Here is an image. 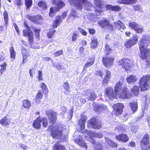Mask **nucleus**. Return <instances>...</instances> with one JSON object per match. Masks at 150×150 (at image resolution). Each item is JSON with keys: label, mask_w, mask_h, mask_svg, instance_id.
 I'll use <instances>...</instances> for the list:
<instances>
[{"label": "nucleus", "mask_w": 150, "mask_h": 150, "mask_svg": "<svg viewBox=\"0 0 150 150\" xmlns=\"http://www.w3.org/2000/svg\"><path fill=\"white\" fill-rule=\"evenodd\" d=\"M150 43V36L145 35L142 37L139 40V49L141 58L146 59L150 58V50L147 48Z\"/></svg>", "instance_id": "f257e3e1"}, {"label": "nucleus", "mask_w": 150, "mask_h": 150, "mask_svg": "<svg viewBox=\"0 0 150 150\" xmlns=\"http://www.w3.org/2000/svg\"><path fill=\"white\" fill-rule=\"evenodd\" d=\"M71 6H75L77 9L81 10L83 8L86 10H91L93 5L87 0H69Z\"/></svg>", "instance_id": "f03ea898"}, {"label": "nucleus", "mask_w": 150, "mask_h": 150, "mask_svg": "<svg viewBox=\"0 0 150 150\" xmlns=\"http://www.w3.org/2000/svg\"><path fill=\"white\" fill-rule=\"evenodd\" d=\"M51 135L53 138H59L61 142L65 141L67 137V135L63 136L62 134V130L59 129L57 125H53Z\"/></svg>", "instance_id": "7ed1b4c3"}, {"label": "nucleus", "mask_w": 150, "mask_h": 150, "mask_svg": "<svg viewBox=\"0 0 150 150\" xmlns=\"http://www.w3.org/2000/svg\"><path fill=\"white\" fill-rule=\"evenodd\" d=\"M150 83V76L146 75L140 79L139 86L141 91H144L148 90Z\"/></svg>", "instance_id": "20e7f679"}, {"label": "nucleus", "mask_w": 150, "mask_h": 150, "mask_svg": "<svg viewBox=\"0 0 150 150\" xmlns=\"http://www.w3.org/2000/svg\"><path fill=\"white\" fill-rule=\"evenodd\" d=\"M42 123V125L43 127H46L48 124L47 119L45 117L41 118L39 116L34 121L33 125L35 128L38 129L40 127V123Z\"/></svg>", "instance_id": "39448f33"}, {"label": "nucleus", "mask_w": 150, "mask_h": 150, "mask_svg": "<svg viewBox=\"0 0 150 150\" xmlns=\"http://www.w3.org/2000/svg\"><path fill=\"white\" fill-rule=\"evenodd\" d=\"M24 25L26 27L25 30H23V34L24 36H28V38L29 42L30 44L33 40V33L30 30V27L27 25L25 22L24 23Z\"/></svg>", "instance_id": "423d86ee"}, {"label": "nucleus", "mask_w": 150, "mask_h": 150, "mask_svg": "<svg viewBox=\"0 0 150 150\" xmlns=\"http://www.w3.org/2000/svg\"><path fill=\"white\" fill-rule=\"evenodd\" d=\"M119 65H120L126 71L129 70L132 66L131 60L127 58H124L119 60L118 62Z\"/></svg>", "instance_id": "0eeeda50"}, {"label": "nucleus", "mask_w": 150, "mask_h": 150, "mask_svg": "<svg viewBox=\"0 0 150 150\" xmlns=\"http://www.w3.org/2000/svg\"><path fill=\"white\" fill-rule=\"evenodd\" d=\"M115 93L114 91L113 88L111 87L107 88L105 91V96L109 99L112 100L115 98L116 96Z\"/></svg>", "instance_id": "6e6552de"}, {"label": "nucleus", "mask_w": 150, "mask_h": 150, "mask_svg": "<svg viewBox=\"0 0 150 150\" xmlns=\"http://www.w3.org/2000/svg\"><path fill=\"white\" fill-rule=\"evenodd\" d=\"M149 137L148 134L144 136L143 140L141 141V150H145L150 148V143L148 142Z\"/></svg>", "instance_id": "1a4fd4ad"}, {"label": "nucleus", "mask_w": 150, "mask_h": 150, "mask_svg": "<svg viewBox=\"0 0 150 150\" xmlns=\"http://www.w3.org/2000/svg\"><path fill=\"white\" fill-rule=\"evenodd\" d=\"M88 123L94 129H99L102 127L100 120L95 118L90 120Z\"/></svg>", "instance_id": "9d476101"}, {"label": "nucleus", "mask_w": 150, "mask_h": 150, "mask_svg": "<svg viewBox=\"0 0 150 150\" xmlns=\"http://www.w3.org/2000/svg\"><path fill=\"white\" fill-rule=\"evenodd\" d=\"M119 96L120 98L125 99H129L132 96L130 92L126 87L122 89V91L119 93Z\"/></svg>", "instance_id": "9b49d317"}, {"label": "nucleus", "mask_w": 150, "mask_h": 150, "mask_svg": "<svg viewBox=\"0 0 150 150\" xmlns=\"http://www.w3.org/2000/svg\"><path fill=\"white\" fill-rule=\"evenodd\" d=\"M124 81V79L122 76L121 77L120 81L116 83L114 87V91L116 95H119L120 93L122 91V89L125 88H122V85Z\"/></svg>", "instance_id": "f8f14e48"}, {"label": "nucleus", "mask_w": 150, "mask_h": 150, "mask_svg": "<svg viewBox=\"0 0 150 150\" xmlns=\"http://www.w3.org/2000/svg\"><path fill=\"white\" fill-rule=\"evenodd\" d=\"M138 36L137 35L133 36V37L130 39L126 41L125 43V46L127 48H129L136 44L138 41Z\"/></svg>", "instance_id": "ddd939ff"}, {"label": "nucleus", "mask_w": 150, "mask_h": 150, "mask_svg": "<svg viewBox=\"0 0 150 150\" xmlns=\"http://www.w3.org/2000/svg\"><path fill=\"white\" fill-rule=\"evenodd\" d=\"M114 111L117 115L122 114L124 108L123 104L121 103H118L114 104L112 106Z\"/></svg>", "instance_id": "4468645a"}, {"label": "nucleus", "mask_w": 150, "mask_h": 150, "mask_svg": "<svg viewBox=\"0 0 150 150\" xmlns=\"http://www.w3.org/2000/svg\"><path fill=\"white\" fill-rule=\"evenodd\" d=\"M99 25L102 27H106L109 29L112 30V25L110 24L109 21L106 19L100 20L98 22Z\"/></svg>", "instance_id": "2eb2a0df"}, {"label": "nucleus", "mask_w": 150, "mask_h": 150, "mask_svg": "<svg viewBox=\"0 0 150 150\" xmlns=\"http://www.w3.org/2000/svg\"><path fill=\"white\" fill-rule=\"evenodd\" d=\"M113 60L112 58L103 57L102 62L105 67H109L113 65Z\"/></svg>", "instance_id": "dca6fc26"}, {"label": "nucleus", "mask_w": 150, "mask_h": 150, "mask_svg": "<svg viewBox=\"0 0 150 150\" xmlns=\"http://www.w3.org/2000/svg\"><path fill=\"white\" fill-rule=\"evenodd\" d=\"M95 59V58L93 56L89 57L86 63L84 66L83 69L86 70L88 67L94 64Z\"/></svg>", "instance_id": "f3484780"}, {"label": "nucleus", "mask_w": 150, "mask_h": 150, "mask_svg": "<svg viewBox=\"0 0 150 150\" xmlns=\"http://www.w3.org/2000/svg\"><path fill=\"white\" fill-rule=\"evenodd\" d=\"M114 25L117 29L122 32L126 28V27L124 25L123 23L120 21L115 22Z\"/></svg>", "instance_id": "a211bd4d"}, {"label": "nucleus", "mask_w": 150, "mask_h": 150, "mask_svg": "<svg viewBox=\"0 0 150 150\" xmlns=\"http://www.w3.org/2000/svg\"><path fill=\"white\" fill-rule=\"evenodd\" d=\"M48 118L51 123H54L56 121V113L53 111H51L48 114Z\"/></svg>", "instance_id": "6ab92c4d"}, {"label": "nucleus", "mask_w": 150, "mask_h": 150, "mask_svg": "<svg viewBox=\"0 0 150 150\" xmlns=\"http://www.w3.org/2000/svg\"><path fill=\"white\" fill-rule=\"evenodd\" d=\"M116 139L123 142H126L128 141L129 138L125 134H122L116 136Z\"/></svg>", "instance_id": "aec40b11"}, {"label": "nucleus", "mask_w": 150, "mask_h": 150, "mask_svg": "<svg viewBox=\"0 0 150 150\" xmlns=\"http://www.w3.org/2000/svg\"><path fill=\"white\" fill-rule=\"evenodd\" d=\"M75 142L80 146L83 147L86 149H87V146L83 140L81 136L79 135V137L75 140Z\"/></svg>", "instance_id": "412c9836"}, {"label": "nucleus", "mask_w": 150, "mask_h": 150, "mask_svg": "<svg viewBox=\"0 0 150 150\" xmlns=\"http://www.w3.org/2000/svg\"><path fill=\"white\" fill-rule=\"evenodd\" d=\"M86 133H87L91 137H95L97 138H101L103 136L101 133H97L93 132L88 131V130H86Z\"/></svg>", "instance_id": "4be33fe9"}, {"label": "nucleus", "mask_w": 150, "mask_h": 150, "mask_svg": "<svg viewBox=\"0 0 150 150\" xmlns=\"http://www.w3.org/2000/svg\"><path fill=\"white\" fill-rule=\"evenodd\" d=\"M52 2L53 4H56L57 8V11L59 9L61 8L64 6L65 4L64 2L62 1V0H52Z\"/></svg>", "instance_id": "5701e85b"}, {"label": "nucleus", "mask_w": 150, "mask_h": 150, "mask_svg": "<svg viewBox=\"0 0 150 150\" xmlns=\"http://www.w3.org/2000/svg\"><path fill=\"white\" fill-rule=\"evenodd\" d=\"M90 141L93 144L95 149L96 150H101L103 149V146L100 143L95 144V140L93 139H91Z\"/></svg>", "instance_id": "b1692460"}, {"label": "nucleus", "mask_w": 150, "mask_h": 150, "mask_svg": "<svg viewBox=\"0 0 150 150\" xmlns=\"http://www.w3.org/2000/svg\"><path fill=\"white\" fill-rule=\"evenodd\" d=\"M137 77L133 75L129 76L126 79L127 81L129 84L134 83L137 81Z\"/></svg>", "instance_id": "393cba45"}, {"label": "nucleus", "mask_w": 150, "mask_h": 150, "mask_svg": "<svg viewBox=\"0 0 150 150\" xmlns=\"http://www.w3.org/2000/svg\"><path fill=\"white\" fill-rule=\"evenodd\" d=\"M107 9L111 10L112 11H118L120 10V7L118 6H113L111 5H107L106 6Z\"/></svg>", "instance_id": "a878e982"}, {"label": "nucleus", "mask_w": 150, "mask_h": 150, "mask_svg": "<svg viewBox=\"0 0 150 150\" xmlns=\"http://www.w3.org/2000/svg\"><path fill=\"white\" fill-rule=\"evenodd\" d=\"M129 106L133 113L136 111L138 108L137 102L132 101L130 102L129 103Z\"/></svg>", "instance_id": "bb28decb"}, {"label": "nucleus", "mask_w": 150, "mask_h": 150, "mask_svg": "<svg viewBox=\"0 0 150 150\" xmlns=\"http://www.w3.org/2000/svg\"><path fill=\"white\" fill-rule=\"evenodd\" d=\"M62 22V20L61 19V17L59 16H57L56 18V20L53 23V27L56 28Z\"/></svg>", "instance_id": "cd10ccee"}, {"label": "nucleus", "mask_w": 150, "mask_h": 150, "mask_svg": "<svg viewBox=\"0 0 150 150\" xmlns=\"http://www.w3.org/2000/svg\"><path fill=\"white\" fill-rule=\"evenodd\" d=\"M91 40L92 42L91 44V47L92 48H94L98 45L97 38L96 37H93L91 38Z\"/></svg>", "instance_id": "c85d7f7f"}, {"label": "nucleus", "mask_w": 150, "mask_h": 150, "mask_svg": "<svg viewBox=\"0 0 150 150\" xmlns=\"http://www.w3.org/2000/svg\"><path fill=\"white\" fill-rule=\"evenodd\" d=\"M130 90L133 94L135 96H137L139 94V89L137 86H135L131 89Z\"/></svg>", "instance_id": "c756f323"}, {"label": "nucleus", "mask_w": 150, "mask_h": 150, "mask_svg": "<svg viewBox=\"0 0 150 150\" xmlns=\"http://www.w3.org/2000/svg\"><path fill=\"white\" fill-rule=\"evenodd\" d=\"M97 97V96L94 92H91L89 96H87L86 98L88 100L94 101Z\"/></svg>", "instance_id": "7c9ffc66"}, {"label": "nucleus", "mask_w": 150, "mask_h": 150, "mask_svg": "<svg viewBox=\"0 0 150 150\" xmlns=\"http://www.w3.org/2000/svg\"><path fill=\"white\" fill-rule=\"evenodd\" d=\"M63 86L65 90V93H69L70 92L69 86L67 81H66L64 83Z\"/></svg>", "instance_id": "2f4dec72"}, {"label": "nucleus", "mask_w": 150, "mask_h": 150, "mask_svg": "<svg viewBox=\"0 0 150 150\" xmlns=\"http://www.w3.org/2000/svg\"><path fill=\"white\" fill-rule=\"evenodd\" d=\"M65 147L63 145L55 144L53 147V150H65Z\"/></svg>", "instance_id": "473e14b6"}, {"label": "nucleus", "mask_w": 150, "mask_h": 150, "mask_svg": "<svg viewBox=\"0 0 150 150\" xmlns=\"http://www.w3.org/2000/svg\"><path fill=\"white\" fill-rule=\"evenodd\" d=\"M40 87L42 89L43 93L46 94L48 93V91L47 86L44 83H40Z\"/></svg>", "instance_id": "72a5a7b5"}, {"label": "nucleus", "mask_w": 150, "mask_h": 150, "mask_svg": "<svg viewBox=\"0 0 150 150\" xmlns=\"http://www.w3.org/2000/svg\"><path fill=\"white\" fill-rule=\"evenodd\" d=\"M23 105L25 108H29L31 106V104L28 100H26L23 101Z\"/></svg>", "instance_id": "f704fd0d"}, {"label": "nucleus", "mask_w": 150, "mask_h": 150, "mask_svg": "<svg viewBox=\"0 0 150 150\" xmlns=\"http://www.w3.org/2000/svg\"><path fill=\"white\" fill-rule=\"evenodd\" d=\"M93 110L96 112H100V104H96L94 103L93 105Z\"/></svg>", "instance_id": "c9c22d12"}, {"label": "nucleus", "mask_w": 150, "mask_h": 150, "mask_svg": "<svg viewBox=\"0 0 150 150\" xmlns=\"http://www.w3.org/2000/svg\"><path fill=\"white\" fill-rule=\"evenodd\" d=\"M137 0H119V2L125 4H129L135 3Z\"/></svg>", "instance_id": "e433bc0d"}, {"label": "nucleus", "mask_w": 150, "mask_h": 150, "mask_svg": "<svg viewBox=\"0 0 150 150\" xmlns=\"http://www.w3.org/2000/svg\"><path fill=\"white\" fill-rule=\"evenodd\" d=\"M3 15L4 16V21L5 22V25L7 26L8 19V15L7 11L5 10L4 11L3 13Z\"/></svg>", "instance_id": "4c0bfd02"}, {"label": "nucleus", "mask_w": 150, "mask_h": 150, "mask_svg": "<svg viewBox=\"0 0 150 150\" xmlns=\"http://www.w3.org/2000/svg\"><path fill=\"white\" fill-rule=\"evenodd\" d=\"M0 124L3 125H8V120L6 118V116L0 120Z\"/></svg>", "instance_id": "58836bf2"}, {"label": "nucleus", "mask_w": 150, "mask_h": 150, "mask_svg": "<svg viewBox=\"0 0 150 150\" xmlns=\"http://www.w3.org/2000/svg\"><path fill=\"white\" fill-rule=\"evenodd\" d=\"M43 97V95L41 92L40 91L39 92L37 93L36 97L35 98V100H36V102L37 103Z\"/></svg>", "instance_id": "ea45409f"}, {"label": "nucleus", "mask_w": 150, "mask_h": 150, "mask_svg": "<svg viewBox=\"0 0 150 150\" xmlns=\"http://www.w3.org/2000/svg\"><path fill=\"white\" fill-rule=\"evenodd\" d=\"M135 30L137 33H141L144 30V28L141 25H138Z\"/></svg>", "instance_id": "a19ab883"}, {"label": "nucleus", "mask_w": 150, "mask_h": 150, "mask_svg": "<svg viewBox=\"0 0 150 150\" xmlns=\"http://www.w3.org/2000/svg\"><path fill=\"white\" fill-rule=\"evenodd\" d=\"M10 50L11 52L10 57L12 59V60H13V59H15L16 53L13 48H10Z\"/></svg>", "instance_id": "79ce46f5"}, {"label": "nucleus", "mask_w": 150, "mask_h": 150, "mask_svg": "<svg viewBox=\"0 0 150 150\" xmlns=\"http://www.w3.org/2000/svg\"><path fill=\"white\" fill-rule=\"evenodd\" d=\"M0 66L1 67V68L0 69V72L1 75L3 72L5 71L6 70V63L4 62L2 64L0 65Z\"/></svg>", "instance_id": "37998d69"}, {"label": "nucleus", "mask_w": 150, "mask_h": 150, "mask_svg": "<svg viewBox=\"0 0 150 150\" xmlns=\"http://www.w3.org/2000/svg\"><path fill=\"white\" fill-rule=\"evenodd\" d=\"M79 33L76 31L74 32L73 33L72 35V41H75L76 40V38L79 36Z\"/></svg>", "instance_id": "c03bdc74"}, {"label": "nucleus", "mask_w": 150, "mask_h": 150, "mask_svg": "<svg viewBox=\"0 0 150 150\" xmlns=\"http://www.w3.org/2000/svg\"><path fill=\"white\" fill-rule=\"evenodd\" d=\"M38 6L39 7L44 9H46L47 8L46 3L43 1L39 2L38 3Z\"/></svg>", "instance_id": "a18cd8bd"}, {"label": "nucleus", "mask_w": 150, "mask_h": 150, "mask_svg": "<svg viewBox=\"0 0 150 150\" xmlns=\"http://www.w3.org/2000/svg\"><path fill=\"white\" fill-rule=\"evenodd\" d=\"M34 31L35 32V35L37 39H39L40 37V32L41 30L40 28H35Z\"/></svg>", "instance_id": "49530a36"}, {"label": "nucleus", "mask_w": 150, "mask_h": 150, "mask_svg": "<svg viewBox=\"0 0 150 150\" xmlns=\"http://www.w3.org/2000/svg\"><path fill=\"white\" fill-rule=\"evenodd\" d=\"M94 4L96 6L99 8L102 7L101 1L100 0H94Z\"/></svg>", "instance_id": "de8ad7c7"}, {"label": "nucleus", "mask_w": 150, "mask_h": 150, "mask_svg": "<svg viewBox=\"0 0 150 150\" xmlns=\"http://www.w3.org/2000/svg\"><path fill=\"white\" fill-rule=\"evenodd\" d=\"M32 0H25V5L28 9L32 6Z\"/></svg>", "instance_id": "09e8293b"}, {"label": "nucleus", "mask_w": 150, "mask_h": 150, "mask_svg": "<svg viewBox=\"0 0 150 150\" xmlns=\"http://www.w3.org/2000/svg\"><path fill=\"white\" fill-rule=\"evenodd\" d=\"M129 27L135 30L138 25L134 22H132L129 23Z\"/></svg>", "instance_id": "8fccbe9b"}, {"label": "nucleus", "mask_w": 150, "mask_h": 150, "mask_svg": "<svg viewBox=\"0 0 150 150\" xmlns=\"http://www.w3.org/2000/svg\"><path fill=\"white\" fill-rule=\"evenodd\" d=\"M38 81H43L42 77V73L41 71H38Z\"/></svg>", "instance_id": "3c124183"}, {"label": "nucleus", "mask_w": 150, "mask_h": 150, "mask_svg": "<svg viewBox=\"0 0 150 150\" xmlns=\"http://www.w3.org/2000/svg\"><path fill=\"white\" fill-rule=\"evenodd\" d=\"M52 64L54 67H55L58 70H61L62 69V65L59 63L56 62L54 64L52 63Z\"/></svg>", "instance_id": "603ef678"}, {"label": "nucleus", "mask_w": 150, "mask_h": 150, "mask_svg": "<svg viewBox=\"0 0 150 150\" xmlns=\"http://www.w3.org/2000/svg\"><path fill=\"white\" fill-rule=\"evenodd\" d=\"M55 32V31L54 30L52 29L50 30L49 32L47 34L48 38H52V35Z\"/></svg>", "instance_id": "864d4df0"}, {"label": "nucleus", "mask_w": 150, "mask_h": 150, "mask_svg": "<svg viewBox=\"0 0 150 150\" xmlns=\"http://www.w3.org/2000/svg\"><path fill=\"white\" fill-rule=\"evenodd\" d=\"M27 17L28 18L32 21L34 22H35V16L28 15Z\"/></svg>", "instance_id": "5fc2aeb1"}, {"label": "nucleus", "mask_w": 150, "mask_h": 150, "mask_svg": "<svg viewBox=\"0 0 150 150\" xmlns=\"http://www.w3.org/2000/svg\"><path fill=\"white\" fill-rule=\"evenodd\" d=\"M63 53V51L62 50H61L55 52L54 53V54L55 57H57L62 54Z\"/></svg>", "instance_id": "6e6d98bb"}, {"label": "nucleus", "mask_w": 150, "mask_h": 150, "mask_svg": "<svg viewBox=\"0 0 150 150\" xmlns=\"http://www.w3.org/2000/svg\"><path fill=\"white\" fill-rule=\"evenodd\" d=\"M110 79L105 77L102 82V84L103 85H107L109 83Z\"/></svg>", "instance_id": "4d7b16f0"}, {"label": "nucleus", "mask_w": 150, "mask_h": 150, "mask_svg": "<svg viewBox=\"0 0 150 150\" xmlns=\"http://www.w3.org/2000/svg\"><path fill=\"white\" fill-rule=\"evenodd\" d=\"M78 31L80 32L83 35L86 36L87 34V32L85 31L84 30L81 28H78Z\"/></svg>", "instance_id": "13d9d810"}, {"label": "nucleus", "mask_w": 150, "mask_h": 150, "mask_svg": "<svg viewBox=\"0 0 150 150\" xmlns=\"http://www.w3.org/2000/svg\"><path fill=\"white\" fill-rule=\"evenodd\" d=\"M111 49L109 47L108 45H106L105 46V52L108 54L111 51Z\"/></svg>", "instance_id": "bf43d9fd"}, {"label": "nucleus", "mask_w": 150, "mask_h": 150, "mask_svg": "<svg viewBox=\"0 0 150 150\" xmlns=\"http://www.w3.org/2000/svg\"><path fill=\"white\" fill-rule=\"evenodd\" d=\"M42 17L40 15L35 16V23H39L40 21L42 19Z\"/></svg>", "instance_id": "052dcab7"}, {"label": "nucleus", "mask_w": 150, "mask_h": 150, "mask_svg": "<svg viewBox=\"0 0 150 150\" xmlns=\"http://www.w3.org/2000/svg\"><path fill=\"white\" fill-rule=\"evenodd\" d=\"M86 120L87 117L86 115H82L81 118L79 120V122L80 123L81 122H85Z\"/></svg>", "instance_id": "680f3d73"}, {"label": "nucleus", "mask_w": 150, "mask_h": 150, "mask_svg": "<svg viewBox=\"0 0 150 150\" xmlns=\"http://www.w3.org/2000/svg\"><path fill=\"white\" fill-rule=\"evenodd\" d=\"M116 129L120 131H122L123 132H125V129H124V127L123 126H120L119 127H117L116 128Z\"/></svg>", "instance_id": "e2e57ef3"}, {"label": "nucleus", "mask_w": 150, "mask_h": 150, "mask_svg": "<svg viewBox=\"0 0 150 150\" xmlns=\"http://www.w3.org/2000/svg\"><path fill=\"white\" fill-rule=\"evenodd\" d=\"M100 112H101L102 110H105L107 109V107L106 105L104 104H100Z\"/></svg>", "instance_id": "0e129e2a"}, {"label": "nucleus", "mask_w": 150, "mask_h": 150, "mask_svg": "<svg viewBox=\"0 0 150 150\" xmlns=\"http://www.w3.org/2000/svg\"><path fill=\"white\" fill-rule=\"evenodd\" d=\"M105 77L110 79L111 77V74L110 72L108 71H107Z\"/></svg>", "instance_id": "69168bd1"}, {"label": "nucleus", "mask_w": 150, "mask_h": 150, "mask_svg": "<svg viewBox=\"0 0 150 150\" xmlns=\"http://www.w3.org/2000/svg\"><path fill=\"white\" fill-rule=\"evenodd\" d=\"M79 123L80 126V129L82 130L84 129L85 127V122H81L80 123L79 122Z\"/></svg>", "instance_id": "338daca9"}, {"label": "nucleus", "mask_w": 150, "mask_h": 150, "mask_svg": "<svg viewBox=\"0 0 150 150\" xmlns=\"http://www.w3.org/2000/svg\"><path fill=\"white\" fill-rule=\"evenodd\" d=\"M50 12L49 13V15L50 16H53L54 13V10L53 8H51L50 9Z\"/></svg>", "instance_id": "774afa93"}]
</instances>
